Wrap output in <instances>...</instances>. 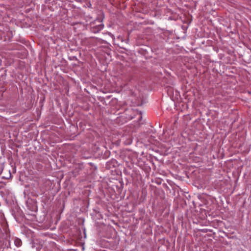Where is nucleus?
Here are the masks:
<instances>
[{
  "mask_svg": "<svg viewBox=\"0 0 251 251\" xmlns=\"http://www.w3.org/2000/svg\"><path fill=\"white\" fill-rule=\"evenodd\" d=\"M15 245L17 247H20L22 245V242L21 240L18 238H15L14 240Z\"/></svg>",
  "mask_w": 251,
  "mask_h": 251,
  "instance_id": "f257e3e1",
  "label": "nucleus"
},
{
  "mask_svg": "<svg viewBox=\"0 0 251 251\" xmlns=\"http://www.w3.org/2000/svg\"><path fill=\"white\" fill-rule=\"evenodd\" d=\"M103 27V25H99L96 28H93V32H97L101 30Z\"/></svg>",
  "mask_w": 251,
  "mask_h": 251,
  "instance_id": "f03ea898",
  "label": "nucleus"
},
{
  "mask_svg": "<svg viewBox=\"0 0 251 251\" xmlns=\"http://www.w3.org/2000/svg\"><path fill=\"white\" fill-rule=\"evenodd\" d=\"M131 143H132V140L130 139L129 140V141H128L127 144H131Z\"/></svg>",
  "mask_w": 251,
  "mask_h": 251,
  "instance_id": "7ed1b4c3",
  "label": "nucleus"
}]
</instances>
